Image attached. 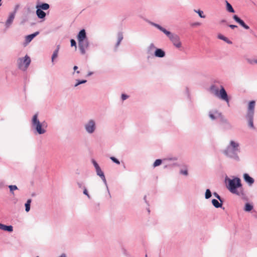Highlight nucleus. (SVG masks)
Returning a JSON list of instances; mask_svg holds the SVG:
<instances>
[{
  "label": "nucleus",
  "mask_w": 257,
  "mask_h": 257,
  "mask_svg": "<svg viewBox=\"0 0 257 257\" xmlns=\"http://www.w3.org/2000/svg\"><path fill=\"white\" fill-rule=\"evenodd\" d=\"M239 144L234 141H231L229 145L227 147V149L224 151V154L228 157L238 159V157L236 154V151H239Z\"/></svg>",
  "instance_id": "7ed1b4c3"
},
{
  "label": "nucleus",
  "mask_w": 257,
  "mask_h": 257,
  "mask_svg": "<svg viewBox=\"0 0 257 257\" xmlns=\"http://www.w3.org/2000/svg\"><path fill=\"white\" fill-rule=\"evenodd\" d=\"M85 128L87 132L92 133L95 130V122L93 120H90L88 123L86 124Z\"/></svg>",
  "instance_id": "1a4fd4ad"
},
{
  "label": "nucleus",
  "mask_w": 257,
  "mask_h": 257,
  "mask_svg": "<svg viewBox=\"0 0 257 257\" xmlns=\"http://www.w3.org/2000/svg\"><path fill=\"white\" fill-rule=\"evenodd\" d=\"M36 14L39 18L43 19L45 17L46 13L43 12L42 10L39 8H37Z\"/></svg>",
  "instance_id": "f3484780"
},
{
  "label": "nucleus",
  "mask_w": 257,
  "mask_h": 257,
  "mask_svg": "<svg viewBox=\"0 0 257 257\" xmlns=\"http://www.w3.org/2000/svg\"><path fill=\"white\" fill-rule=\"evenodd\" d=\"M31 63L30 58L26 55L24 58H21L18 60L19 68L22 70H26Z\"/></svg>",
  "instance_id": "0eeeda50"
},
{
  "label": "nucleus",
  "mask_w": 257,
  "mask_h": 257,
  "mask_svg": "<svg viewBox=\"0 0 257 257\" xmlns=\"http://www.w3.org/2000/svg\"><path fill=\"white\" fill-rule=\"evenodd\" d=\"M83 193L85 195H86L88 197H89V196L88 194V192H87V191L86 190V189H85L83 191Z\"/></svg>",
  "instance_id": "58836bf2"
},
{
  "label": "nucleus",
  "mask_w": 257,
  "mask_h": 257,
  "mask_svg": "<svg viewBox=\"0 0 257 257\" xmlns=\"http://www.w3.org/2000/svg\"><path fill=\"white\" fill-rule=\"evenodd\" d=\"M209 117L212 119H214L219 117L221 115V113L218 112L217 111H215L213 113L210 112L209 113Z\"/></svg>",
  "instance_id": "a211bd4d"
},
{
  "label": "nucleus",
  "mask_w": 257,
  "mask_h": 257,
  "mask_svg": "<svg viewBox=\"0 0 257 257\" xmlns=\"http://www.w3.org/2000/svg\"><path fill=\"white\" fill-rule=\"evenodd\" d=\"M210 91L216 96L223 100H224L229 104V98L223 87L221 86L220 90H218V88H216L215 87H212Z\"/></svg>",
  "instance_id": "423d86ee"
},
{
  "label": "nucleus",
  "mask_w": 257,
  "mask_h": 257,
  "mask_svg": "<svg viewBox=\"0 0 257 257\" xmlns=\"http://www.w3.org/2000/svg\"><path fill=\"white\" fill-rule=\"evenodd\" d=\"M31 203V199H28L25 204L26 211L29 212L30 209V204Z\"/></svg>",
  "instance_id": "393cba45"
},
{
  "label": "nucleus",
  "mask_w": 257,
  "mask_h": 257,
  "mask_svg": "<svg viewBox=\"0 0 257 257\" xmlns=\"http://www.w3.org/2000/svg\"><path fill=\"white\" fill-rule=\"evenodd\" d=\"M233 19L238 23H239L242 27L244 29L248 30L249 29V27L246 25L244 22L241 20L239 18H238L236 15H234L233 17Z\"/></svg>",
  "instance_id": "9d476101"
},
{
  "label": "nucleus",
  "mask_w": 257,
  "mask_h": 257,
  "mask_svg": "<svg viewBox=\"0 0 257 257\" xmlns=\"http://www.w3.org/2000/svg\"><path fill=\"white\" fill-rule=\"evenodd\" d=\"M255 105V102L254 100L249 102L247 107V112L246 116L248 120V125L250 127L253 128V118L254 115V110Z\"/></svg>",
  "instance_id": "39448f33"
},
{
  "label": "nucleus",
  "mask_w": 257,
  "mask_h": 257,
  "mask_svg": "<svg viewBox=\"0 0 257 257\" xmlns=\"http://www.w3.org/2000/svg\"><path fill=\"white\" fill-rule=\"evenodd\" d=\"M193 26H200V23H199V22H197V23H195L194 24H193L192 25Z\"/></svg>",
  "instance_id": "79ce46f5"
},
{
  "label": "nucleus",
  "mask_w": 257,
  "mask_h": 257,
  "mask_svg": "<svg viewBox=\"0 0 257 257\" xmlns=\"http://www.w3.org/2000/svg\"><path fill=\"white\" fill-rule=\"evenodd\" d=\"M228 190L232 193L238 195H242V191L241 189V184L240 180L238 178H235L233 179H228Z\"/></svg>",
  "instance_id": "f257e3e1"
},
{
  "label": "nucleus",
  "mask_w": 257,
  "mask_h": 257,
  "mask_svg": "<svg viewBox=\"0 0 257 257\" xmlns=\"http://www.w3.org/2000/svg\"><path fill=\"white\" fill-rule=\"evenodd\" d=\"M161 163H162V160L160 159H157L154 163L153 166L154 167H157V166L160 165L161 164Z\"/></svg>",
  "instance_id": "bb28decb"
},
{
  "label": "nucleus",
  "mask_w": 257,
  "mask_h": 257,
  "mask_svg": "<svg viewBox=\"0 0 257 257\" xmlns=\"http://www.w3.org/2000/svg\"><path fill=\"white\" fill-rule=\"evenodd\" d=\"M92 163H93L94 166L95 167V169L99 167V165H98V164L96 162V161L95 160H93Z\"/></svg>",
  "instance_id": "c9c22d12"
},
{
  "label": "nucleus",
  "mask_w": 257,
  "mask_h": 257,
  "mask_svg": "<svg viewBox=\"0 0 257 257\" xmlns=\"http://www.w3.org/2000/svg\"><path fill=\"white\" fill-rule=\"evenodd\" d=\"M32 124L39 134H43L45 133V128L47 127L46 123L45 122L40 123L38 119L37 114H35L33 117Z\"/></svg>",
  "instance_id": "20e7f679"
},
{
  "label": "nucleus",
  "mask_w": 257,
  "mask_h": 257,
  "mask_svg": "<svg viewBox=\"0 0 257 257\" xmlns=\"http://www.w3.org/2000/svg\"><path fill=\"white\" fill-rule=\"evenodd\" d=\"M85 40L88 39L86 38L85 31V30L83 29L79 32L77 36V40L78 42Z\"/></svg>",
  "instance_id": "9b49d317"
},
{
  "label": "nucleus",
  "mask_w": 257,
  "mask_h": 257,
  "mask_svg": "<svg viewBox=\"0 0 257 257\" xmlns=\"http://www.w3.org/2000/svg\"><path fill=\"white\" fill-rule=\"evenodd\" d=\"M195 12L198 14L199 16L202 18H205V16L203 15V12L200 10L196 11L194 10Z\"/></svg>",
  "instance_id": "c756f323"
},
{
  "label": "nucleus",
  "mask_w": 257,
  "mask_h": 257,
  "mask_svg": "<svg viewBox=\"0 0 257 257\" xmlns=\"http://www.w3.org/2000/svg\"><path fill=\"white\" fill-rule=\"evenodd\" d=\"M211 196V193L209 189H207L205 192V198L206 199L209 198Z\"/></svg>",
  "instance_id": "c85d7f7f"
},
{
  "label": "nucleus",
  "mask_w": 257,
  "mask_h": 257,
  "mask_svg": "<svg viewBox=\"0 0 257 257\" xmlns=\"http://www.w3.org/2000/svg\"><path fill=\"white\" fill-rule=\"evenodd\" d=\"M15 13H12L10 15L8 19L7 20L6 23V25L7 27H9L11 25V24L13 22V20L15 18Z\"/></svg>",
  "instance_id": "4468645a"
},
{
  "label": "nucleus",
  "mask_w": 257,
  "mask_h": 257,
  "mask_svg": "<svg viewBox=\"0 0 257 257\" xmlns=\"http://www.w3.org/2000/svg\"><path fill=\"white\" fill-rule=\"evenodd\" d=\"M218 38L221 40H223L224 41L226 42L228 44H231L232 42L230 41L227 38L224 37V36L222 35H219L218 36Z\"/></svg>",
  "instance_id": "4be33fe9"
},
{
  "label": "nucleus",
  "mask_w": 257,
  "mask_h": 257,
  "mask_svg": "<svg viewBox=\"0 0 257 257\" xmlns=\"http://www.w3.org/2000/svg\"><path fill=\"white\" fill-rule=\"evenodd\" d=\"M89 46V42L88 40L78 41V47L82 54L86 53V50Z\"/></svg>",
  "instance_id": "6e6552de"
},
{
  "label": "nucleus",
  "mask_w": 257,
  "mask_h": 257,
  "mask_svg": "<svg viewBox=\"0 0 257 257\" xmlns=\"http://www.w3.org/2000/svg\"><path fill=\"white\" fill-rule=\"evenodd\" d=\"M19 5H17V6H16V7H15V11H17V10L19 9ZM15 12H15L14 13H15Z\"/></svg>",
  "instance_id": "37998d69"
},
{
  "label": "nucleus",
  "mask_w": 257,
  "mask_h": 257,
  "mask_svg": "<svg viewBox=\"0 0 257 257\" xmlns=\"http://www.w3.org/2000/svg\"><path fill=\"white\" fill-rule=\"evenodd\" d=\"M128 98V96L125 95V94H122L121 95V98L123 100L126 99V98Z\"/></svg>",
  "instance_id": "4c0bfd02"
},
{
  "label": "nucleus",
  "mask_w": 257,
  "mask_h": 257,
  "mask_svg": "<svg viewBox=\"0 0 257 257\" xmlns=\"http://www.w3.org/2000/svg\"><path fill=\"white\" fill-rule=\"evenodd\" d=\"M229 27L231 28V29H234L235 28H236L237 27V26L236 25H230L229 26Z\"/></svg>",
  "instance_id": "a19ab883"
},
{
  "label": "nucleus",
  "mask_w": 257,
  "mask_h": 257,
  "mask_svg": "<svg viewBox=\"0 0 257 257\" xmlns=\"http://www.w3.org/2000/svg\"><path fill=\"white\" fill-rule=\"evenodd\" d=\"M212 204L214 205V207L216 208H219L221 207L222 206V203H220L216 199H213L212 200Z\"/></svg>",
  "instance_id": "5701e85b"
},
{
  "label": "nucleus",
  "mask_w": 257,
  "mask_h": 257,
  "mask_svg": "<svg viewBox=\"0 0 257 257\" xmlns=\"http://www.w3.org/2000/svg\"><path fill=\"white\" fill-rule=\"evenodd\" d=\"M96 173H97V174L99 176L101 179L104 181L105 182L106 181V180H105V176L104 175V174L103 173V172L101 171V169L100 167L96 169Z\"/></svg>",
  "instance_id": "6ab92c4d"
},
{
  "label": "nucleus",
  "mask_w": 257,
  "mask_h": 257,
  "mask_svg": "<svg viewBox=\"0 0 257 257\" xmlns=\"http://www.w3.org/2000/svg\"><path fill=\"white\" fill-rule=\"evenodd\" d=\"M123 37L122 35H119L118 36V40L117 43V46L119 45V43H120L121 41L122 40Z\"/></svg>",
  "instance_id": "72a5a7b5"
},
{
  "label": "nucleus",
  "mask_w": 257,
  "mask_h": 257,
  "mask_svg": "<svg viewBox=\"0 0 257 257\" xmlns=\"http://www.w3.org/2000/svg\"><path fill=\"white\" fill-rule=\"evenodd\" d=\"M70 42H71V46L72 47L74 46L75 48V49H76L77 46H76V43L74 39H71L70 41Z\"/></svg>",
  "instance_id": "7c9ffc66"
},
{
  "label": "nucleus",
  "mask_w": 257,
  "mask_h": 257,
  "mask_svg": "<svg viewBox=\"0 0 257 257\" xmlns=\"http://www.w3.org/2000/svg\"><path fill=\"white\" fill-rule=\"evenodd\" d=\"M226 9L230 13H234V9H233L231 5L226 1Z\"/></svg>",
  "instance_id": "b1692460"
},
{
  "label": "nucleus",
  "mask_w": 257,
  "mask_h": 257,
  "mask_svg": "<svg viewBox=\"0 0 257 257\" xmlns=\"http://www.w3.org/2000/svg\"><path fill=\"white\" fill-rule=\"evenodd\" d=\"M79 73H80V72L79 71H77V73L79 74Z\"/></svg>",
  "instance_id": "de8ad7c7"
},
{
  "label": "nucleus",
  "mask_w": 257,
  "mask_h": 257,
  "mask_svg": "<svg viewBox=\"0 0 257 257\" xmlns=\"http://www.w3.org/2000/svg\"><path fill=\"white\" fill-rule=\"evenodd\" d=\"M59 48H60V46L59 45L57 46V49L53 52V54L52 56V62H53L54 60L57 57Z\"/></svg>",
  "instance_id": "412c9836"
},
{
  "label": "nucleus",
  "mask_w": 257,
  "mask_h": 257,
  "mask_svg": "<svg viewBox=\"0 0 257 257\" xmlns=\"http://www.w3.org/2000/svg\"><path fill=\"white\" fill-rule=\"evenodd\" d=\"M214 196H215V197H216L218 199H219L221 202H222V201L221 200L220 197L219 196V195L217 193H214Z\"/></svg>",
  "instance_id": "e433bc0d"
},
{
  "label": "nucleus",
  "mask_w": 257,
  "mask_h": 257,
  "mask_svg": "<svg viewBox=\"0 0 257 257\" xmlns=\"http://www.w3.org/2000/svg\"><path fill=\"white\" fill-rule=\"evenodd\" d=\"M86 82V80L78 81V82L76 84H75V87L77 86L78 85H79L80 84L84 83Z\"/></svg>",
  "instance_id": "f704fd0d"
},
{
  "label": "nucleus",
  "mask_w": 257,
  "mask_h": 257,
  "mask_svg": "<svg viewBox=\"0 0 257 257\" xmlns=\"http://www.w3.org/2000/svg\"><path fill=\"white\" fill-rule=\"evenodd\" d=\"M247 62L250 64L254 63L253 62V60L247 59Z\"/></svg>",
  "instance_id": "ea45409f"
},
{
  "label": "nucleus",
  "mask_w": 257,
  "mask_h": 257,
  "mask_svg": "<svg viewBox=\"0 0 257 257\" xmlns=\"http://www.w3.org/2000/svg\"><path fill=\"white\" fill-rule=\"evenodd\" d=\"M0 229L3 230L8 231L9 232H12L13 230V227L12 226H7L4 224H3L0 223Z\"/></svg>",
  "instance_id": "ddd939ff"
},
{
  "label": "nucleus",
  "mask_w": 257,
  "mask_h": 257,
  "mask_svg": "<svg viewBox=\"0 0 257 257\" xmlns=\"http://www.w3.org/2000/svg\"><path fill=\"white\" fill-rule=\"evenodd\" d=\"M243 178L245 182H246L249 185H252L254 182V180L252 178L250 177L247 174L243 175Z\"/></svg>",
  "instance_id": "f8f14e48"
},
{
  "label": "nucleus",
  "mask_w": 257,
  "mask_h": 257,
  "mask_svg": "<svg viewBox=\"0 0 257 257\" xmlns=\"http://www.w3.org/2000/svg\"><path fill=\"white\" fill-rule=\"evenodd\" d=\"M2 1V0H0V7H1V5H2V3H1Z\"/></svg>",
  "instance_id": "49530a36"
},
{
  "label": "nucleus",
  "mask_w": 257,
  "mask_h": 257,
  "mask_svg": "<svg viewBox=\"0 0 257 257\" xmlns=\"http://www.w3.org/2000/svg\"><path fill=\"white\" fill-rule=\"evenodd\" d=\"M154 25L169 38L173 45L176 48H180L181 47L182 43L180 41V38L178 35L171 34V32L166 30L165 29L158 24H155Z\"/></svg>",
  "instance_id": "f03ea898"
},
{
  "label": "nucleus",
  "mask_w": 257,
  "mask_h": 257,
  "mask_svg": "<svg viewBox=\"0 0 257 257\" xmlns=\"http://www.w3.org/2000/svg\"><path fill=\"white\" fill-rule=\"evenodd\" d=\"M110 159L114 163H115L116 164H120V162L117 159H116L115 158L113 157H110Z\"/></svg>",
  "instance_id": "2f4dec72"
},
{
  "label": "nucleus",
  "mask_w": 257,
  "mask_h": 257,
  "mask_svg": "<svg viewBox=\"0 0 257 257\" xmlns=\"http://www.w3.org/2000/svg\"><path fill=\"white\" fill-rule=\"evenodd\" d=\"M73 69H74V70H77L78 69V67L76 66H75L74 67Z\"/></svg>",
  "instance_id": "c03bdc74"
},
{
  "label": "nucleus",
  "mask_w": 257,
  "mask_h": 257,
  "mask_svg": "<svg viewBox=\"0 0 257 257\" xmlns=\"http://www.w3.org/2000/svg\"><path fill=\"white\" fill-rule=\"evenodd\" d=\"M36 8L40 9L41 10H47L49 8V5L48 4H42L40 6H37Z\"/></svg>",
  "instance_id": "aec40b11"
},
{
  "label": "nucleus",
  "mask_w": 257,
  "mask_h": 257,
  "mask_svg": "<svg viewBox=\"0 0 257 257\" xmlns=\"http://www.w3.org/2000/svg\"><path fill=\"white\" fill-rule=\"evenodd\" d=\"M9 188H10V191L13 194H14L13 191L18 189V187L16 185H10V186H9Z\"/></svg>",
  "instance_id": "cd10ccee"
},
{
  "label": "nucleus",
  "mask_w": 257,
  "mask_h": 257,
  "mask_svg": "<svg viewBox=\"0 0 257 257\" xmlns=\"http://www.w3.org/2000/svg\"><path fill=\"white\" fill-rule=\"evenodd\" d=\"M155 55L158 57H163L165 55V53L161 49H157L155 52Z\"/></svg>",
  "instance_id": "dca6fc26"
},
{
  "label": "nucleus",
  "mask_w": 257,
  "mask_h": 257,
  "mask_svg": "<svg viewBox=\"0 0 257 257\" xmlns=\"http://www.w3.org/2000/svg\"><path fill=\"white\" fill-rule=\"evenodd\" d=\"M39 34L38 32H36L34 34L28 35L26 37L25 40L27 43H30L37 35Z\"/></svg>",
  "instance_id": "2eb2a0df"
},
{
  "label": "nucleus",
  "mask_w": 257,
  "mask_h": 257,
  "mask_svg": "<svg viewBox=\"0 0 257 257\" xmlns=\"http://www.w3.org/2000/svg\"><path fill=\"white\" fill-rule=\"evenodd\" d=\"M253 62L254 63H256L257 64V60H253Z\"/></svg>",
  "instance_id": "a18cd8bd"
},
{
  "label": "nucleus",
  "mask_w": 257,
  "mask_h": 257,
  "mask_svg": "<svg viewBox=\"0 0 257 257\" xmlns=\"http://www.w3.org/2000/svg\"><path fill=\"white\" fill-rule=\"evenodd\" d=\"M180 173L184 175L187 176L188 174V170L187 169H186L185 170H180Z\"/></svg>",
  "instance_id": "473e14b6"
},
{
  "label": "nucleus",
  "mask_w": 257,
  "mask_h": 257,
  "mask_svg": "<svg viewBox=\"0 0 257 257\" xmlns=\"http://www.w3.org/2000/svg\"><path fill=\"white\" fill-rule=\"evenodd\" d=\"M252 206L249 203H246L245 205L244 210L246 211H250L252 209Z\"/></svg>",
  "instance_id": "a878e982"
}]
</instances>
